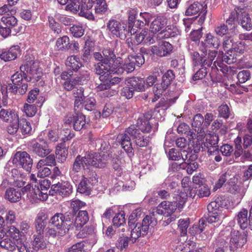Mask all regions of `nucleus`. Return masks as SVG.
I'll list each match as a JSON object with an SVG mask.
<instances>
[{
    "label": "nucleus",
    "mask_w": 252,
    "mask_h": 252,
    "mask_svg": "<svg viewBox=\"0 0 252 252\" xmlns=\"http://www.w3.org/2000/svg\"><path fill=\"white\" fill-rule=\"evenodd\" d=\"M135 33V34H132V37L134 38L135 43L137 45L142 42L144 43V39L148 35V32L146 30H142L139 33H136V32Z\"/></svg>",
    "instance_id": "obj_58"
},
{
    "label": "nucleus",
    "mask_w": 252,
    "mask_h": 252,
    "mask_svg": "<svg viewBox=\"0 0 252 252\" xmlns=\"http://www.w3.org/2000/svg\"><path fill=\"white\" fill-rule=\"evenodd\" d=\"M249 183L246 184L243 187H241L237 184L234 185V186L230 187L229 191L232 193L238 194L242 198L244 196L246 192V190L249 187Z\"/></svg>",
    "instance_id": "obj_38"
},
{
    "label": "nucleus",
    "mask_w": 252,
    "mask_h": 252,
    "mask_svg": "<svg viewBox=\"0 0 252 252\" xmlns=\"http://www.w3.org/2000/svg\"><path fill=\"white\" fill-rule=\"evenodd\" d=\"M31 151L33 154L41 158L46 157L51 152L47 142L42 138L31 142Z\"/></svg>",
    "instance_id": "obj_9"
},
{
    "label": "nucleus",
    "mask_w": 252,
    "mask_h": 252,
    "mask_svg": "<svg viewBox=\"0 0 252 252\" xmlns=\"http://www.w3.org/2000/svg\"><path fill=\"white\" fill-rule=\"evenodd\" d=\"M107 27L112 34L121 39H125L129 33L126 26L116 20H110L107 24Z\"/></svg>",
    "instance_id": "obj_10"
},
{
    "label": "nucleus",
    "mask_w": 252,
    "mask_h": 252,
    "mask_svg": "<svg viewBox=\"0 0 252 252\" xmlns=\"http://www.w3.org/2000/svg\"><path fill=\"white\" fill-rule=\"evenodd\" d=\"M72 222H70V218H65L62 213H57L50 219L49 223L53 225L61 236H64L71 228Z\"/></svg>",
    "instance_id": "obj_6"
},
{
    "label": "nucleus",
    "mask_w": 252,
    "mask_h": 252,
    "mask_svg": "<svg viewBox=\"0 0 252 252\" xmlns=\"http://www.w3.org/2000/svg\"><path fill=\"white\" fill-rule=\"evenodd\" d=\"M187 199V194L185 192L178 190L175 192L173 202L178 208H181Z\"/></svg>",
    "instance_id": "obj_34"
},
{
    "label": "nucleus",
    "mask_w": 252,
    "mask_h": 252,
    "mask_svg": "<svg viewBox=\"0 0 252 252\" xmlns=\"http://www.w3.org/2000/svg\"><path fill=\"white\" fill-rule=\"evenodd\" d=\"M8 123L9 125L6 128L7 132L11 135L16 134L19 128V118Z\"/></svg>",
    "instance_id": "obj_46"
},
{
    "label": "nucleus",
    "mask_w": 252,
    "mask_h": 252,
    "mask_svg": "<svg viewBox=\"0 0 252 252\" xmlns=\"http://www.w3.org/2000/svg\"><path fill=\"white\" fill-rule=\"evenodd\" d=\"M4 173L9 178L21 177V174L20 171L16 168L10 169L9 167H6L4 170Z\"/></svg>",
    "instance_id": "obj_61"
},
{
    "label": "nucleus",
    "mask_w": 252,
    "mask_h": 252,
    "mask_svg": "<svg viewBox=\"0 0 252 252\" xmlns=\"http://www.w3.org/2000/svg\"><path fill=\"white\" fill-rule=\"evenodd\" d=\"M19 118L18 112L11 108H1L0 110V120L8 123Z\"/></svg>",
    "instance_id": "obj_18"
},
{
    "label": "nucleus",
    "mask_w": 252,
    "mask_h": 252,
    "mask_svg": "<svg viewBox=\"0 0 252 252\" xmlns=\"http://www.w3.org/2000/svg\"><path fill=\"white\" fill-rule=\"evenodd\" d=\"M48 215L43 211H40L34 220L35 228L38 234H43L46 225Z\"/></svg>",
    "instance_id": "obj_17"
},
{
    "label": "nucleus",
    "mask_w": 252,
    "mask_h": 252,
    "mask_svg": "<svg viewBox=\"0 0 252 252\" xmlns=\"http://www.w3.org/2000/svg\"><path fill=\"white\" fill-rule=\"evenodd\" d=\"M164 112V108H160V106L157 105L153 110H151L146 113L145 117L147 119H151L153 118L158 121H162L164 120L162 115Z\"/></svg>",
    "instance_id": "obj_30"
},
{
    "label": "nucleus",
    "mask_w": 252,
    "mask_h": 252,
    "mask_svg": "<svg viewBox=\"0 0 252 252\" xmlns=\"http://www.w3.org/2000/svg\"><path fill=\"white\" fill-rule=\"evenodd\" d=\"M77 191L85 195H90L92 191L91 187L89 183L88 179L84 176L79 184L77 188Z\"/></svg>",
    "instance_id": "obj_33"
},
{
    "label": "nucleus",
    "mask_w": 252,
    "mask_h": 252,
    "mask_svg": "<svg viewBox=\"0 0 252 252\" xmlns=\"http://www.w3.org/2000/svg\"><path fill=\"white\" fill-rule=\"evenodd\" d=\"M65 64L68 69L74 71H77L82 66L80 58L74 55L69 56L67 58Z\"/></svg>",
    "instance_id": "obj_28"
},
{
    "label": "nucleus",
    "mask_w": 252,
    "mask_h": 252,
    "mask_svg": "<svg viewBox=\"0 0 252 252\" xmlns=\"http://www.w3.org/2000/svg\"><path fill=\"white\" fill-rule=\"evenodd\" d=\"M122 147L127 153L132 152L131 141L137 147H146L150 142V138L146 136L139 129L136 128L135 125L130 126L124 133L118 136Z\"/></svg>",
    "instance_id": "obj_2"
},
{
    "label": "nucleus",
    "mask_w": 252,
    "mask_h": 252,
    "mask_svg": "<svg viewBox=\"0 0 252 252\" xmlns=\"http://www.w3.org/2000/svg\"><path fill=\"white\" fill-rule=\"evenodd\" d=\"M191 59L194 66L198 65L204 66L203 64L204 56H202V55H200L197 52L194 51L191 53Z\"/></svg>",
    "instance_id": "obj_57"
},
{
    "label": "nucleus",
    "mask_w": 252,
    "mask_h": 252,
    "mask_svg": "<svg viewBox=\"0 0 252 252\" xmlns=\"http://www.w3.org/2000/svg\"><path fill=\"white\" fill-rule=\"evenodd\" d=\"M167 87L162 83L155 85L153 90L155 97L152 99V101L154 102L157 100Z\"/></svg>",
    "instance_id": "obj_45"
},
{
    "label": "nucleus",
    "mask_w": 252,
    "mask_h": 252,
    "mask_svg": "<svg viewBox=\"0 0 252 252\" xmlns=\"http://www.w3.org/2000/svg\"><path fill=\"white\" fill-rule=\"evenodd\" d=\"M109 160V157L106 154L102 155L96 153L88 154L84 157L78 155L75 158L72 166V171L78 172L81 168L84 170L89 169L91 166L104 167Z\"/></svg>",
    "instance_id": "obj_3"
},
{
    "label": "nucleus",
    "mask_w": 252,
    "mask_h": 252,
    "mask_svg": "<svg viewBox=\"0 0 252 252\" xmlns=\"http://www.w3.org/2000/svg\"><path fill=\"white\" fill-rule=\"evenodd\" d=\"M0 247L10 252H13L16 249L15 242L9 238L0 241Z\"/></svg>",
    "instance_id": "obj_36"
},
{
    "label": "nucleus",
    "mask_w": 252,
    "mask_h": 252,
    "mask_svg": "<svg viewBox=\"0 0 252 252\" xmlns=\"http://www.w3.org/2000/svg\"><path fill=\"white\" fill-rule=\"evenodd\" d=\"M83 105L86 110L88 111H92L94 108L95 100L93 97L84 98Z\"/></svg>",
    "instance_id": "obj_62"
},
{
    "label": "nucleus",
    "mask_w": 252,
    "mask_h": 252,
    "mask_svg": "<svg viewBox=\"0 0 252 252\" xmlns=\"http://www.w3.org/2000/svg\"><path fill=\"white\" fill-rule=\"evenodd\" d=\"M145 62V59L143 56L140 54L135 56H129L126 59L123 68L127 72H132L137 65L140 67Z\"/></svg>",
    "instance_id": "obj_11"
},
{
    "label": "nucleus",
    "mask_w": 252,
    "mask_h": 252,
    "mask_svg": "<svg viewBox=\"0 0 252 252\" xmlns=\"http://www.w3.org/2000/svg\"><path fill=\"white\" fill-rule=\"evenodd\" d=\"M222 215H220L218 212H210L208 214L206 220L209 223L217 222L220 224L221 222Z\"/></svg>",
    "instance_id": "obj_47"
},
{
    "label": "nucleus",
    "mask_w": 252,
    "mask_h": 252,
    "mask_svg": "<svg viewBox=\"0 0 252 252\" xmlns=\"http://www.w3.org/2000/svg\"><path fill=\"white\" fill-rule=\"evenodd\" d=\"M19 51V47L14 46L8 50H2L0 53V58L5 62H9L15 60Z\"/></svg>",
    "instance_id": "obj_21"
},
{
    "label": "nucleus",
    "mask_w": 252,
    "mask_h": 252,
    "mask_svg": "<svg viewBox=\"0 0 252 252\" xmlns=\"http://www.w3.org/2000/svg\"><path fill=\"white\" fill-rule=\"evenodd\" d=\"M234 41V36L233 35L230 34L226 36L222 42V47L224 50L232 53Z\"/></svg>",
    "instance_id": "obj_44"
},
{
    "label": "nucleus",
    "mask_w": 252,
    "mask_h": 252,
    "mask_svg": "<svg viewBox=\"0 0 252 252\" xmlns=\"http://www.w3.org/2000/svg\"><path fill=\"white\" fill-rule=\"evenodd\" d=\"M94 13L100 16L105 14L108 10V5L105 0H92Z\"/></svg>",
    "instance_id": "obj_26"
},
{
    "label": "nucleus",
    "mask_w": 252,
    "mask_h": 252,
    "mask_svg": "<svg viewBox=\"0 0 252 252\" xmlns=\"http://www.w3.org/2000/svg\"><path fill=\"white\" fill-rule=\"evenodd\" d=\"M226 52V54L223 56L220 53L218 55L216 60L213 63L212 68H217L218 66L222 68V63L224 62L229 64L234 62V56L229 54L230 52Z\"/></svg>",
    "instance_id": "obj_20"
},
{
    "label": "nucleus",
    "mask_w": 252,
    "mask_h": 252,
    "mask_svg": "<svg viewBox=\"0 0 252 252\" xmlns=\"http://www.w3.org/2000/svg\"><path fill=\"white\" fill-rule=\"evenodd\" d=\"M141 214L140 210H135L128 218V226L131 229L130 240L132 243L135 242L140 236L147 234L150 226L154 227L157 224V219L155 217V212L152 215H147L143 219L142 223L137 222L138 218Z\"/></svg>",
    "instance_id": "obj_1"
},
{
    "label": "nucleus",
    "mask_w": 252,
    "mask_h": 252,
    "mask_svg": "<svg viewBox=\"0 0 252 252\" xmlns=\"http://www.w3.org/2000/svg\"><path fill=\"white\" fill-rule=\"evenodd\" d=\"M177 208V206L173 202L164 201L158 205L156 213L158 215H170L176 210Z\"/></svg>",
    "instance_id": "obj_19"
},
{
    "label": "nucleus",
    "mask_w": 252,
    "mask_h": 252,
    "mask_svg": "<svg viewBox=\"0 0 252 252\" xmlns=\"http://www.w3.org/2000/svg\"><path fill=\"white\" fill-rule=\"evenodd\" d=\"M23 111L28 117L33 116L37 112V108L34 105L25 104L23 107Z\"/></svg>",
    "instance_id": "obj_63"
},
{
    "label": "nucleus",
    "mask_w": 252,
    "mask_h": 252,
    "mask_svg": "<svg viewBox=\"0 0 252 252\" xmlns=\"http://www.w3.org/2000/svg\"><path fill=\"white\" fill-rule=\"evenodd\" d=\"M247 242V233L244 232L242 233L237 230L231 232L229 248L233 252L239 251Z\"/></svg>",
    "instance_id": "obj_7"
},
{
    "label": "nucleus",
    "mask_w": 252,
    "mask_h": 252,
    "mask_svg": "<svg viewBox=\"0 0 252 252\" xmlns=\"http://www.w3.org/2000/svg\"><path fill=\"white\" fill-rule=\"evenodd\" d=\"M172 46L168 42L162 41L157 45L150 47V51L154 55L160 57H165L170 54Z\"/></svg>",
    "instance_id": "obj_14"
},
{
    "label": "nucleus",
    "mask_w": 252,
    "mask_h": 252,
    "mask_svg": "<svg viewBox=\"0 0 252 252\" xmlns=\"http://www.w3.org/2000/svg\"><path fill=\"white\" fill-rule=\"evenodd\" d=\"M128 27L133 28L134 22L138 18V11L134 9H130L127 11Z\"/></svg>",
    "instance_id": "obj_53"
},
{
    "label": "nucleus",
    "mask_w": 252,
    "mask_h": 252,
    "mask_svg": "<svg viewBox=\"0 0 252 252\" xmlns=\"http://www.w3.org/2000/svg\"><path fill=\"white\" fill-rule=\"evenodd\" d=\"M89 219V215L87 211H80L72 225L79 228L85 224L88 221Z\"/></svg>",
    "instance_id": "obj_29"
},
{
    "label": "nucleus",
    "mask_w": 252,
    "mask_h": 252,
    "mask_svg": "<svg viewBox=\"0 0 252 252\" xmlns=\"http://www.w3.org/2000/svg\"><path fill=\"white\" fill-rule=\"evenodd\" d=\"M20 71L23 75L16 72L11 77V80L14 85H20L24 78L27 81H38L41 77L42 73L39 68L38 63L33 60H30L20 66Z\"/></svg>",
    "instance_id": "obj_4"
},
{
    "label": "nucleus",
    "mask_w": 252,
    "mask_h": 252,
    "mask_svg": "<svg viewBox=\"0 0 252 252\" xmlns=\"http://www.w3.org/2000/svg\"><path fill=\"white\" fill-rule=\"evenodd\" d=\"M89 74L86 72L85 74L80 76H78L74 79L70 80L69 81H66L64 84L63 86L65 90L67 91H70L73 90L74 86L78 84H83L85 81L89 79Z\"/></svg>",
    "instance_id": "obj_22"
},
{
    "label": "nucleus",
    "mask_w": 252,
    "mask_h": 252,
    "mask_svg": "<svg viewBox=\"0 0 252 252\" xmlns=\"http://www.w3.org/2000/svg\"><path fill=\"white\" fill-rule=\"evenodd\" d=\"M166 24V19L162 16H158L152 22L150 26V31L156 33L159 31H163V29Z\"/></svg>",
    "instance_id": "obj_23"
},
{
    "label": "nucleus",
    "mask_w": 252,
    "mask_h": 252,
    "mask_svg": "<svg viewBox=\"0 0 252 252\" xmlns=\"http://www.w3.org/2000/svg\"><path fill=\"white\" fill-rule=\"evenodd\" d=\"M69 44V39L67 36L59 38L56 41V46L58 50L67 49Z\"/></svg>",
    "instance_id": "obj_51"
},
{
    "label": "nucleus",
    "mask_w": 252,
    "mask_h": 252,
    "mask_svg": "<svg viewBox=\"0 0 252 252\" xmlns=\"http://www.w3.org/2000/svg\"><path fill=\"white\" fill-rule=\"evenodd\" d=\"M22 189L19 188H10L5 192V197L11 202H16L20 200L22 196Z\"/></svg>",
    "instance_id": "obj_27"
},
{
    "label": "nucleus",
    "mask_w": 252,
    "mask_h": 252,
    "mask_svg": "<svg viewBox=\"0 0 252 252\" xmlns=\"http://www.w3.org/2000/svg\"><path fill=\"white\" fill-rule=\"evenodd\" d=\"M240 23L242 27L244 29L247 31L252 29V20L248 13H243L242 14V19Z\"/></svg>",
    "instance_id": "obj_40"
},
{
    "label": "nucleus",
    "mask_w": 252,
    "mask_h": 252,
    "mask_svg": "<svg viewBox=\"0 0 252 252\" xmlns=\"http://www.w3.org/2000/svg\"><path fill=\"white\" fill-rule=\"evenodd\" d=\"M153 18L152 14L148 12H141L133 23V28H141L148 25Z\"/></svg>",
    "instance_id": "obj_24"
},
{
    "label": "nucleus",
    "mask_w": 252,
    "mask_h": 252,
    "mask_svg": "<svg viewBox=\"0 0 252 252\" xmlns=\"http://www.w3.org/2000/svg\"><path fill=\"white\" fill-rule=\"evenodd\" d=\"M70 31L74 37L79 38L84 34V30L82 26L73 25Z\"/></svg>",
    "instance_id": "obj_60"
},
{
    "label": "nucleus",
    "mask_w": 252,
    "mask_h": 252,
    "mask_svg": "<svg viewBox=\"0 0 252 252\" xmlns=\"http://www.w3.org/2000/svg\"><path fill=\"white\" fill-rule=\"evenodd\" d=\"M248 211L243 208L240 211L236 217L238 224L242 229H245L249 226V217H248Z\"/></svg>",
    "instance_id": "obj_25"
},
{
    "label": "nucleus",
    "mask_w": 252,
    "mask_h": 252,
    "mask_svg": "<svg viewBox=\"0 0 252 252\" xmlns=\"http://www.w3.org/2000/svg\"><path fill=\"white\" fill-rule=\"evenodd\" d=\"M237 14V12L235 11H232L229 18L225 21V25L227 27H228L231 33H232L236 27L235 20L238 16Z\"/></svg>",
    "instance_id": "obj_39"
},
{
    "label": "nucleus",
    "mask_w": 252,
    "mask_h": 252,
    "mask_svg": "<svg viewBox=\"0 0 252 252\" xmlns=\"http://www.w3.org/2000/svg\"><path fill=\"white\" fill-rule=\"evenodd\" d=\"M103 61L99 62L95 65L96 74L99 75L100 80H106L109 78L110 74L116 71L114 59L116 56L113 50L109 48H104L102 51Z\"/></svg>",
    "instance_id": "obj_5"
},
{
    "label": "nucleus",
    "mask_w": 252,
    "mask_h": 252,
    "mask_svg": "<svg viewBox=\"0 0 252 252\" xmlns=\"http://www.w3.org/2000/svg\"><path fill=\"white\" fill-rule=\"evenodd\" d=\"M215 32L217 35L220 36L224 35H229L231 32L229 31L228 27L225 26L224 23H221L215 27Z\"/></svg>",
    "instance_id": "obj_42"
},
{
    "label": "nucleus",
    "mask_w": 252,
    "mask_h": 252,
    "mask_svg": "<svg viewBox=\"0 0 252 252\" xmlns=\"http://www.w3.org/2000/svg\"><path fill=\"white\" fill-rule=\"evenodd\" d=\"M12 162L17 166H20L27 171L31 169L33 161L30 155L26 152L19 151L13 156Z\"/></svg>",
    "instance_id": "obj_8"
},
{
    "label": "nucleus",
    "mask_w": 252,
    "mask_h": 252,
    "mask_svg": "<svg viewBox=\"0 0 252 252\" xmlns=\"http://www.w3.org/2000/svg\"><path fill=\"white\" fill-rule=\"evenodd\" d=\"M79 0H69L65 6V10L76 13L79 11Z\"/></svg>",
    "instance_id": "obj_49"
},
{
    "label": "nucleus",
    "mask_w": 252,
    "mask_h": 252,
    "mask_svg": "<svg viewBox=\"0 0 252 252\" xmlns=\"http://www.w3.org/2000/svg\"><path fill=\"white\" fill-rule=\"evenodd\" d=\"M199 197H207L210 194L209 187L205 184L198 187V189L195 193Z\"/></svg>",
    "instance_id": "obj_59"
},
{
    "label": "nucleus",
    "mask_w": 252,
    "mask_h": 252,
    "mask_svg": "<svg viewBox=\"0 0 252 252\" xmlns=\"http://www.w3.org/2000/svg\"><path fill=\"white\" fill-rule=\"evenodd\" d=\"M51 189L59 195L67 197L72 192L73 188L69 182L61 181L53 184L51 186Z\"/></svg>",
    "instance_id": "obj_13"
},
{
    "label": "nucleus",
    "mask_w": 252,
    "mask_h": 252,
    "mask_svg": "<svg viewBox=\"0 0 252 252\" xmlns=\"http://www.w3.org/2000/svg\"><path fill=\"white\" fill-rule=\"evenodd\" d=\"M175 78V75L173 71L171 70H167L163 75L162 78V83L168 87Z\"/></svg>",
    "instance_id": "obj_55"
},
{
    "label": "nucleus",
    "mask_w": 252,
    "mask_h": 252,
    "mask_svg": "<svg viewBox=\"0 0 252 252\" xmlns=\"http://www.w3.org/2000/svg\"><path fill=\"white\" fill-rule=\"evenodd\" d=\"M34 240L32 243V248L35 251L45 248V245L43 241V234L34 235Z\"/></svg>",
    "instance_id": "obj_43"
},
{
    "label": "nucleus",
    "mask_w": 252,
    "mask_h": 252,
    "mask_svg": "<svg viewBox=\"0 0 252 252\" xmlns=\"http://www.w3.org/2000/svg\"><path fill=\"white\" fill-rule=\"evenodd\" d=\"M172 249L174 252H190V245L188 243L174 242L172 244Z\"/></svg>",
    "instance_id": "obj_37"
},
{
    "label": "nucleus",
    "mask_w": 252,
    "mask_h": 252,
    "mask_svg": "<svg viewBox=\"0 0 252 252\" xmlns=\"http://www.w3.org/2000/svg\"><path fill=\"white\" fill-rule=\"evenodd\" d=\"M205 42L206 46L209 47L218 48L220 45V41L218 38L210 33L206 34Z\"/></svg>",
    "instance_id": "obj_41"
},
{
    "label": "nucleus",
    "mask_w": 252,
    "mask_h": 252,
    "mask_svg": "<svg viewBox=\"0 0 252 252\" xmlns=\"http://www.w3.org/2000/svg\"><path fill=\"white\" fill-rule=\"evenodd\" d=\"M128 83L134 89V91L142 92L145 90V81L142 78L133 77L130 79Z\"/></svg>",
    "instance_id": "obj_32"
},
{
    "label": "nucleus",
    "mask_w": 252,
    "mask_h": 252,
    "mask_svg": "<svg viewBox=\"0 0 252 252\" xmlns=\"http://www.w3.org/2000/svg\"><path fill=\"white\" fill-rule=\"evenodd\" d=\"M113 223L114 226L119 227L126 223L125 216L122 213H119L115 215L113 219Z\"/></svg>",
    "instance_id": "obj_64"
},
{
    "label": "nucleus",
    "mask_w": 252,
    "mask_h": 252,
    "mask_svg": "<svg viewBox=\"0 0 252 252\" xmlns=\"http://www.w3.org/2000/svg\"><path fill=\"white\" fill-rule=\"evenodd\" d=\"M19 128L23 134H27L32 130V126L30 123L26 119L19 120Z\"/></svg>",
    "instance_id": "obj_54"
},
{
    "label": "nucleus",
    "mask_w": 252,
    "mask_h": 252,
    "mask_svg": "<svg viewBox=\"0 0 252 252\" xmlns=\"http://www.w3.org/2000/svg\"><path fill=\"white\" fill-rule=\"evenodd\" d=\"M206 140L208 143L210 145V148L208 149V152L210 155H212V153H215V151H217L218 143L219 142V136L216 134H214L209 135L207 137Z\"/></svg>",
    "instance_id": "obj_35"
},
{
    "label": "nucleus",
    "mask_w": 252,
    "mask_h": 252,
    "mask_svg": "<svg viewBox=\"0 0 252 252\" xmlns=\"http://www.w3.org/2000/svg\"><path fill=\"white\" fill-rule=\"evenodd\" d=\"M65 123L68 124L72 123L73 128L75 130H80L85 126V116L82 114L76 113L73 117L67 118L65 120Z\"/></svg>",
    "instance_id": "obj_16"
},
{
    "label": "nucleus",
    "mask_w": 252,
    "mask_h": 252,
    "mask_svg": "<svg viewBox=\"0 0 252 252\" xmlns=\"http://www.w3.org/2000/svg\"><path fill=\"white\" fill-rule=\"evenodd\" d=\"M217 54V51H210L207 55V57L204 56V60L203 62L204 66L207 65V66H211V67H212L213 64V63H212V62L214 60ZM212 68L214 69V68Z\"/></svg>",
    "instance_id": "obj_56"
},
{
    "label": "nucleus",
    "mask_w": 252,
    "mask_h": 252,
    "mask_svg": "<svg viewBox=\"0 0 252 252\" xmlns=\"http://www.w3.org/2000/svg\"><path fill=\"white\" fill-rule=\"evenodd\" d=\"M189 219L186 218L185 219H180L178 220V228L181 232V236H183L187 234V229L189 226Z\"/></svg>",
    "instance_id": "obj_50"
},
{
    "label": "nucleus",
    "mask_w": 252,
    "mask_h": 252,
    "mask_svg": "<svg viewBox=\"0 0 252 252\" xmlns=\"http://www.w3.org/2000/svg\"><path fill=\"white\" fill-rule=\"evenodd\" d=\"M206 13V4L203 5L198 2H194L193 3L189 5L187 7L185 14L186 16H188L195 15H200V19L204 20Z\"/></svg>",
    "instance_id": "obj_12"
},
{
    "label": "nucleus",
    "mask_w": 252,
    "mask_h": 252,
    "mask_svg": "<svg viewBox=\"0 0 252 252\" xmlns=\"http://www.w3.org/2000/svg\"><path fill=\"white\" fill-rule=\"evenodd\" d=\"M150 119H147L145 115L143 118H139L137 120V125L135 126L136 128L139 129L141 132H149L151 131L152 126L149 122Z\"/></svg>",
    "instance_id": "obj_31"
},
{
    "label": "nucleus",
    "mask_w": 252,
    "mask_h": 252,
    "mask_svg": "<svg viewBox=\"0 0 252 252\" xmlns=\"http://www.w3.org/2000/svg\"><path fill=\"white\" fill-rule=\"evenodd\" d=\"M96 147L98 148V150L101 151V153H97V154L101 155L106 154L109 157V154L105 151L110 148V145L107 142L104 141L102 139H97L96 141Z\"/></svg>",
    "instance_id": "obj_48"
},
{
    "label": "nucleus",
    "mask_w": 252,
    "mask_h": 252,
    "mask_svg": "<svg viewBox=\"0 0 252 252\" xmlns=\"http://www.w3.org/2000/svg\"><path fill=\"white\" fill-rule=\"evenodd\" d=\"M60 145H58L57 147L56 154L58 156V159L61 161L63 162L65 160L68 155V151L65 148L62 147L63 144L61 143Z\"/></svg>",
    "instance_id": "obj_52"
},
{
    "label": "nucleus",
    "mask_w": 252,
    "mask_h": 252,
    "mask_svg": "<svg viewBox=\"0 0 252 252\" xmlns=\"http://www.w3.org/2000/svg\"><path fill=\"white\" fill-rule=\"evenodd\" d=\"M79 15L89 20H95V17L91 11L93 7L92 0H79Z\"/></svg>",
    "instance_id": "obj_15"
}]
</instances>
